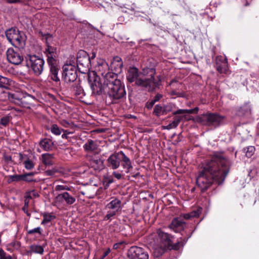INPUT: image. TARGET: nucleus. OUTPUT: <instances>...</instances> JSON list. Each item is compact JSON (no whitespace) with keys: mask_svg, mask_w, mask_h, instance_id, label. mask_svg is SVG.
I'll return each mask as SVG.
<instances>
[{"mask_svg":"<svg viewBox=\"0 0 259 259\" xmlns=\"http://www.w3.org/2000/svg\"><path fill=\"white\" fill-rule=\"evenodd\" d=\"M89 82L92 94L95 96L105 95L107 105L118 104L126 98L124 85L117 79L116 74H110L102 79L93 73V76L89 75Z\"/></svg>","mask_w":259,"mask_h":259,"instance_id":"obj_1","label":"nucleus"},{"mask_svg":"<svg viewBox=\"0 0 259 259\" xmlns=\"http://www.w3.org/2000/svg\"><path fill=\"white\" fill-rule=\"evenodd\" d=\"M230 161L221 153L215 154L211 160L206 162L196 178V184L203 192L213 182L222 184L229 171Z\"/></svg>","mask_w":259,"mask_h":259,"instance_id":"obj_2","label":"nucleus"},{"mask_svg":"<svg viewBox=\"0 0 259 259\" xmlns=\"http://www.w3.org/2000/svg\"><path fill=\"white\" fill-rule=\"evenodd\" d=\"M126 78L130 82H135L136 85L149 92L152 91L157 87L160 81L158 77H154L153 71L149 75L145 76L140 74L138 69L134 67H130L128 69Z\"/></svg>","mask_w":259,"mask_h":259,"instance_id":"obj_3","label":"nucleus"},{"mask_svg":"<svg viewBox=\"0 0 259 259\" xmlns=\"http://www.w3.org/2000/svg\"><path fill=\"white\" fill-rule=\"evenodd\" d=\"M50 76L56 82V87H59L60 85V80L58 76L60 71L61 65L58 59V51L56 48L50 46Z\"/></svg>","mask_w":259,"mask_h":259,"instance_id":"obj_4","label":"nucleus"},{"mask_svg":"<svg viewBox=\"0 0 259 259\" xmlns=\"http://www.w3.org/2000/svg\"><path fill=\"white\" fill-rule=\"evenodd\" d=\"M224 117L215 113H206L198 116L196 121L202 125L216 127L221 125Z\"/></svg>","mask_w":259,"mask_h":259,"instance_id":"obj_5","label":"nucleus"},{"mask_svg":"<svg viewBox=\"0 0 259 259\" xmlns=\"http://www.w3.org/2000/svg\"><path fill=\"white\" fill-rule=\"evenodd\" d=\"M6 37L9 41L16 48H23L25 40L18 30L11 28L6 31Z\"/></svg>","mask_w":259,"mask_h":259,"instance_id":"obj_6","label":"nucleus"},{"mask_svg":"<svg viewBox=\"0 0 259 259\" xmlns=\"http://www.w3.org/2000/svg\"><path fill=\"white\" fill-rule=\"evenodd\" d=\"M76 62L79 71L82 73H86L90 69L91 58L88 54L83 50H79L76 56Z\"/></svg>","mask_w":259,"mask_h":259,"instance_id":"obj_7","label":"nucleus"},{"mask_svg":"<svg viewBox=\"0 0 259 259\" xmlns=\"http://www.w3.org/2000/svg\"><path fill=\"white\" fill-rule=\"evenodd\" d=\"M44 61L35 55H29L26 58V65L31 68L36 75H39L43 70Z\"/></svg>","mask_w":259,"mask_h":259,"instance_id":"obj_8","label":"nucleus"},{"mask_svg":"<svg viewBox=\"0 0 259 259\" xmlns=\"http://www.w3.org/2000/svg\"><path fill=\"white\" fill-rule=\"evenodd\" d=\"M62 77L66 83L73 82L77 77V69L72 64H65L62 67Z\"/></svg>","mask_w":259,"mask_h":259,"instance_id":"obj_9","label":"nucleus"},{"mask_svg":"<svg viewBox=\"0 0 259 259\" xmlns=\"http://www.w3.org/2000/svg\"><path fill=\"white\" fill-rule=\"evenodd\" d=\"M128 257L129 259H148L149 254L144 248L134 246L129 249Z\"/></svg>","mask_w":259,"mask_h":259,"instance_id":"obj_10","label":"nucleus"},{"mask_svg":"<svg viewBox=\"0 0 259 259\" xmlns=\"http://www.w3.org/2000/svg\"><path fill=\"white\" fill-rule=\"evenodd\" d=\"M156 243L159 242V244L163 247L169 249L172 247V240L169 234L164 233L162 230L159 229L157 231Z\"/></svg>","mask_w":259,"mask_h":259,"instance_id":"obj_11","label":"nucleus"},{"mask_svg":"<svg viewBox=\"0 0 259 259\" xmlns=\"http://www.w3.org/2000/svg\"><path fill=\"white\" fill-rule=\"evenodd\" d=\"M6 55L9 62L15 65L20 64L23 60V57L21 53L13 48L8 49Z\"/></svg>","mask_w":259,"mask_h":259,"instance_id":"obj_12","label":"nucleus"},{"mask_svg":"<svg viewBox=\"0 0 259 259\" xmlns=\"http://www.w3.org/2000/svg\"><path fill=\"white\" fill-rule=\"evenodd\" d=\"M121 151L112 154L107 159V166L113 169H117L120 163Z\"/></svg>","mask_w":259,"mask_h":259,"instance_id":"obj_13","label":"nucleus"},{"mask_svg":"<svg viewBox=\"0 0 259 259\" xmlns=\"http://www.w3.org/2000/svg\"><path fill=\"white\" fill-rule=\"evenodd\" d=\"M96 70L98 73V76L101 75L102 79H104L110 74H114L109 71V67L108 64L104 61H102L100 63H99L98 66H96ZM95 74L97 75L96 73Z\"/></svg>","mask_w":259,"mask_h":259,"instance_id":"obj_14","label":"nucleus"},{"mask_svg":"<svg viewBox=\"0 0 259 259\" xmlns=\"http://www.w3.org/2000/svg\"><path fill=\"white\" fill-rule=\"evenodd\" d=\"M97 155L89 156L90 165L95 170H100L104 168L103 160Z\"/></svg>","mask_w":259,"mask_h":259,"instance_id":"obj_15","label":"nucleus"},{"mask_svg":"<svg viewBox=\"0 0 259 259\" xmlns=\"http://www.w3.org/2000/svg\"><path fill=\"white\" fill-rule=\"evenodd\" d=\"M98 145L96 141L91 139L88 140L83 145L84 150L88 153H95L94 154H98L100 150H98Z\"/></svg>","mask_w":259,"mask_h":259,"instance_id":"obj_16","label":"nucleus"},{"mask_svg":"<svg viewBox=\"0 0 259 259\" xmlns=\"http://www.w3.org/2000/svg\"><path fill=\"white\" fill-rule=\"evenodd\" d=\"M35 98L32 96L27 95L20 99V100H16L15 104L21 106L23 107L30 108V106L33 104Z\"/></svg>","mask_w":259,"mask_h":259,"instance_id":"obj_17","label":"nucleus"},{"mask_svg":"<svg viewBox=\"0 0 259 259\" xmlns=\"http://www.w3.org/2000/svg\"><path fill=\"white\" fill-rule=\"evenodd\" d=\"M228 67L227 61L222 56H218L216 58V68L221 73L227 71Z\"/></svg>","mask_w":259,"mask_h":259,"instance_id":"obj_18","label":"nucleus"},{"mask_svg":"<svg viewBox=\"0 0 259 259\" xmlns=\"http://www.w3.org/2000/svg\"><path fill=\"white\" fill-rule=\"evenodd\" d=\"M106 208L118 212L122 208V202L120 200L115 198L106 205Z\"/></svg>","mask_w":259,"mask_h":259,"instance_id":"obj_19","label":"nucleus"},{"mask_svg":"<svg viewBox=\"0 0 259 259\" xmlns=\"http://www.w3.org/2000/svg\"><path fill=\"white\" fill-rule=\"evenodd\" d=\"M170 226L175 232H178L183 230L185 223L181 218H177L172 220Z\"/></svg>","mask_w":259,"mask_h":259,"instance_id":"obj_20","label":"nucleus"},{"mask_svg":"<svg viewBox=\"0 0 259 259\" xmlns=\"http://www.w3.org/2000/svg\"><path fill=\"white\" fill-rule=\"evenodd\" d=\"M120 162H122V167L124 169H125L126 170V173H128L130 171V169L133 168L132 162L130 159L126 155H125V154L121 151L120 156Z\"/></svg>","mask_w":259,"mask_h":259,"instance_id":"obj_21","label":"nucleus"},{"mask_svg":"<svg viewBox=\"0 0 259 259\" xmlns=\"http://www.w3.org/2000/svg\"><path fill=\"white\" fill-rule=\"evenodd\" d=\"M168 249L166 247H163L159 244V242H154L153 244V255L154 257H159L164 252V251Z\"/></svg>","mask_w":259,"mask_h":259,"instance_id":"obj_22","label":"nucleus"},{"mask_svg":"<svg viewBox=\"0 0 259 259\" xmlns=\"http://www.w3.org/2000/svg\"><path fill=\"white\" fill-rule=\"evenodd\" d=\"M57 199L59 200L64 201L67 204L71 205L75 201V198L70 195L67 192H64L62 194H58Z\"/></svg>","mask_w":259,"mask_h":259,"instance_id":"obj_23","label":"nucleus"},{"mask_svg":"<svg viewBox=\"0 0 259 259\" xmlns=\"http://www.w3.org/2000/svg\"><path fill=\"white\" fill-rule=\"evenodd\" d=\"M251 113V107L249 103H246L240 107L237 111L239 116H248Z\"/></svg>","mask_w":259,"mask_h":259,"instance_id":"obj_24","label":"nucleus"},{"mask_svg":"<svg viewBox=\"0 0 259 259\" xmlns=\"http://www.w3.org/2000/svg\"><path fill=\"white\" fill-rule=\"evenodd\" d=\"M202 208L201 207L198 208L196 210L192 211L190 213H186L183 215L184 219L186 220L190 219L193 218L197 217L201 213Z\"/></svg>","mask_w":259,"mask_h":259,"instance_id":"obj_25","label":"nucleus"},{"mask_svg":"<svg viewBox=\"0 0 259 259\" xmlns=\"http://www.w3.org/2000/svg\"><path fill=\"white\" fill-rule=\"evenodd\" d=\"M199 110L198 107H195L192 109H179L173 113V114H193L197 113Z\"/></svg>","mask_w":259,"mask_h":259,"instance_id":"obj_26","label":"nucleus"},{"mask_svg":"<svg viewBox=\"0 0 259 259\" xmlns=\"http://www.w3.org/2000/svg\"><path fill=\"white\" fill-rule=\"evenodd\" d=\"M49 150V139H44L39 142V148L37 149V151L41 152L42 150L48 151Z\"/></svg>","mask_w":259,"mask_h":259,"instance_id":"obj_27","label":"nucleus"},{"mask_svg":"<svg viewBox=\"0 0 259 259\" xmlns=\"http://www.w3.org/2000/svg\"><path fill=\"white\" fill-rule=\"evenodd\" d=\"M182 119L181 116L177 117L175 118L174 120L170 123L168 124L166 128L167 130H170L171 128H176L178 126L179 123L180 122Z\"/></svg>","mask_w":259,"mask_h":259,"instance_id":"obj_28","label":"nucleus"},{"mask_svg":"<svg viewBox=\"0 0 259 259\" xmlns=\"http://www.w3.org/2000/svg\"><path fill=\"white\" fill-rule=\"evenodd\" d=\"M30 250L32 252L41 254L44 252V248L40 245L32 244L30 246Z\"/></svg>","mask_w":259,"mask_h":259,"instance_id":"obj_29","label":"nucleus"},{"mask_svg":"<svg viewBox=\"0 0 259 259\" xmlns=\"http://www.w3.org/2000/svg\"><path fill=\"white\" fill-rule=\"evenodd\" d=\"M50 130L52 134L56 136L61 135L62 132L64 131L62 128L60 127L59 126L55 124H54L52 125L51 127L50 128Z\"/></svg>","mask_w":259,"mask_h":259,"instance_id":"obj_30","label":"nucleus"},{"mask_svg":"<svg viewBox=\"0 0 259 259\" xmlns=\"http://www.w3.org/2000/svg\"><path fill=\"white\" fill-rule=\"evenodd\" d=\"M153 114L157 116L164 115L163 107L159 105H156L154 108Z\"/></svg>","mask_w":259,"mask_h":259,"instance_id":"obj_31","label":"nucleus"},{"mask_svg":"<svg viewBox=\"0 0 259 259\" xmlns=\"http://www.w3.org/2000/svg\"><path fill=\"white\" fill-rule=\"evenodd\" d=\"M20 246V243L17 241H14L8 245V250L12 251L14 249H18Z\"/></svg>","mask_w":259,"mask_h":259,"instance_id":"obj_32","label":"nucleus"},{"mask_svg":"<svg viewBox=\"0 0 259 259\" xmlns=\"http://www.w3.org/2000/svg\"><path fill=\"white\" fill-rule=\"evenodd\" d=\"M9 85V79L5 77L0 76V88H7Z\"/></svg>","mask_w":259,"mask_h":259,"instance_id":"obj_33","label":"nucleus"},{"mask_svg":"<svg viewBox=\"0 0 259 259\" xmlns=\"http://www.w3.org/2000/svg\"><path fill=\"white\" fill-rule=\"evenodd\" d=\"M57 182L55 183V186L53 187V193H54L55 191H61L65 190H68L69 188L68 186L64 185H59L56 184Z\"/></svg>","mask_w":259,"mask_h":259,"instance_id":"obj_34","label":"nucleus"},{"mask_svg":"<svg viewBox=\"0 0 259 259\" xmlns=\"http://www.w3.org/2000/svg\"><path fill=\"white\" fill-rule=\"evenodd\" d=\"M244 151L245 152L246 156L247 157H250L253 155L255 151V148L254 146H248L244 148Z\"/></svg>","mask_w":259,"mask_h":259,"instance_id":"obj_35","label":"nucleus"},{"mask_svg":"<svg viewBox=\"0 0 259 259\" xmlns=\"http://www.w3.org/2000/svg\"><path fill=\"white\" fill-rule=\"evenodd\" d=\"M191 237V235H187L185 236L183 238H181V240L178 241L177 243L175 248H178L180 246H183L187 241L188 239Z\"/></svg>","mask_w":259,"mask_h":259,"instance_id":"obj_36","label":"nucleus"},{"mask_svg":"<svg viewBox=\"0 0 259 259\" xmlns=\"http://www.w3.org/2000/svg\"><path fill=\"white\" fill-rule=\"evenodd\" d=\"M24 167L26 169L30 170L32 169L34 166V164L32 161L29 159H27L24 162Z\"/></svg>","mask_w":259,"mask_h":259,"instance_id":"obj_37","label":"nucleus"},{"mask_svg":"<svg viewBox=\"0 0 259 259\" xmlns=\"http://www.w3.org/2000/svg\"><path fill=\"white\" fill-rule=\"evenodd\" d=\"M34 175L33 172H29L26 173L23 175V176L24 177H23L22 181H25V182H32L33 181L32 179L31 178L32 177H33Z\"/></svg>","mask_w":259,"mask_h":259,"instance_id":"obj_38","label":"nucleus"},{"mask_svg":"<svg viewBox=\"0 0 259 259\" xmlns=\"http://www.w3.org/2000/svg\"><path fill=\"white\" fill-rule=\"evenodd\" d=\"M11 118L10 116H6L1 118L0 120V124L4 126H7L10 121Z\"/></svg>","mask_w":259,"mask_h":259,"instance_id":"obj_39","label":"nucleus"},{"mask_svg":"<svg viewBox=\"0 0 259 259\" xmlns=\"http://www.w3.org/2000/svg\"><path fill=\"white\" fill-rule=\"evenodd\" d=\"M117 212L114 210H109L107 211L106 215L104 217V220L107 221L111 219V218L115 216Z\"/></svg>","mask_w":259,"mask_h":259,"instance_id":"obj_40","label":"nucleus"},{"mask_svg":"<svg viewBox=\"0 0 259 259\" xmlns=\"http://www.w3.org/2000/svg\"><path fill=\"white\" fill-rule=\"evenodd\" d=\"M0 259H13L12 256L6 252L3 249H0Z\"/></svg>","mask_w":259,"mask_h":259,"instance_id":"obj_41","label":"nucleus"},{"mask_svg":"<svg viewBox=\"0 0 259 259\" xmlns=\"http://www.w3.org/2000/svg\"><path fill=\"white\" fill-rule=\"evenodd\" d=\"M23 175H14L10 176V178L12 181L18 182L22 181Z\"/></svg>","mask_w":259,"mask_h":259,"instance_id":"obj_42","label":"nucleus"},{"mask_svg":"<svg viewBox=\"0 0 259 259\" xmlns=\"http://www.w3.org/2000/svg\"><path fill=\"white\" fill-rule=\"evenodd\" d=\"M41 161L46 166L49 164V154L48 153H45V154H42Z\"/></svg>","mask_w":259,"mask_h":259,"instance_id":"obj_43","label":"nucleus"},{"mask_svg":"<svg viewBox=\"0 0 259 259\" xmlns=\"http://www.w3.org/2000/svg\"><path fill=\"white\" fill-rule=\"evenodd\" d=\"M18 95L17 94H10L9 95V99L15 104V101L16 100H20L21 99L18 97Z\"/></svg>","mask_w":259,"mask_h":259,"instance_id":"obj_44","label":"nucleus"},{"mask_svg":"<svg viewBox=\"0 0 259 259\" xmlns=\"http://www.w3.org/2000/svg\"><path fill=\"white\" fill-rule=\"evenodd\" d=\"M40 230H41V229L40 227H37V228H34L33 229L29 230L28 231V234H30V235L31 234H35L40 235L41 234Z\"/></svg>","mask_w":259,"mask_h":259,"instance_id":"obj_45","label":"nucleus"},{"mask_svg":"<svg viewBox=\"0 0 259 259\" xmlns=\"http://www.w3.org/2000/svg\"><path fill=\"white\" fill-rule=\"evenodd\" d=\"M116 63H118L117 64V66L120 69L122 67V65H123L121 59L120 57H118V56H116V57H114V58L113 64Z\"/></svg>","mask_w":259,"mask_h":259,"instance_id":"obj_46","label":"nucleus"},{"mask_svg":"<svg viewBox=\"0 0 259 259\" xmlns=\"http://www.w3.org/2000/svg\"><path fill=\"white\" fill-rule=\"evenodd\" d=\"M172 107V106L171 104H168L163 107L164 109V115L171 110Z\"/></svg>","mask_w":259,"mask_h":259,"instance_id":"obj_47","label":"nucleus"},{"mask_svg":"<svg viewBox=\"0 0 259 259\" xmlns=\"http://www.w3.org/2000/svg\"><path fill=\"white\" fill-rule=\"evenodd\" d=\"M36 194L35 191H31L26 193L25 196V199H28L29 201L32 199V194Z\"/></svg>","mask_w":259,"mask_h":259,"instance_id":"obj_48","label":"nucleus"},{"mask_svg":"<svg viewBox=\"0 0 259 259\" xmlns=\"http://www.w3.org/2000/svg\"><path fill=\"white\" fill-rule=\"evenodd\" d=\"M155 103V102L153 100H152L151 101H150L149 102H148L147 103L146 107L149 109H151Z\"/></svg>","mask_w":259,"mask_h":259,"instance_id":"obj_49","label":"nucleus"},{"mask_svg":"<svg viewBox=\"0 0 259 259\" xmlns=\"http://www.w3.org/2000/svg\"><path fill=\"white\" fill-rule=\"evenodd\" d=\"M112 174L118 180H120L122 178V175L116 171H113Z\"/></svg>","mask_w":259,"mask_h":259,"instance_id":"obj_50","label":"nucleus"},{"mask_svg":"<svg viewBox=\"0 0 259 259\" xmlns=\"http://www.w3.org/2000/svg\"><path fill=\"white\" fill-rule=\"evenodd\" d=\"M123 244V242H120L116 243L114 244L113 248L115 249L119 248L120 246L121 245H122Z\"/></svg>","mask_w":259,"mask_h":259,"instance_id":"obj_51","label":"nucleus"},{"mask_svg":"<svg viewBox=\"0 0 259 259\" xmlns=\"http://www.w3.org/2000/svg\"><path fill=\"white\" fill-rule=\"evenodd\" d=\"M39 33L40 34L41 36L45 38L46 39V42L47 43L48 38H49V34L48 33H44L40 31Z\"/></svg>","mask_w":259,"mask_h":259,"instance_id":"obj_52","label":"nucleus"},{"mask_svg":"<svg viewBox=\"0 0 259 259\" xmlns=\"http://www.w3.org/2000/svg\"><path fill=\"white\" fill-rule=\"evenodd\" d=\"M7 3L10 4L17 3L22 2L24 0H6Z\"/></svg>","mask_w":259,"mask_h":259,"instance_id":"obj_53","label":"nucleus"},{"mask_svg":"<svg viewBox=\"0 0 259 259\" xmlns=\"http://www.w3.org/2000/svg\"><path fill=\"white\" fill-rule=\"evenodd\" d=\"M162 97V96L160 94H157L155 97H154V99L153 100L156 102L158 101Z\"/></svg>","mask_w":259,"mask_h":259,"instance_id":"obj_54","label":"nucleus"},{"mask_svg":"<svg viewBox=\"0 0 259 259\" xmlns=\"http://www.w3.org/2000/svg\"><path fill=\"white\" fill-rule=\"evenodd\" d=\"M110 249L109 248H108L104 253V254H103V256L102 257V258H104L105 257H106L107 255H108V254L110 253Z\"/></svg>","mask_w":259,"mask_h":259,"instance_id":"obj_55","label":"nucleus"},{"mask_svg":"<svg viewBox=\"0 0 259 259\" xmlns=\"http://www.w3.org/2000/svg\"><path fill=\"white\" fill-rule=\"evenodd\" d=\"M28 208V206L24 205V206L23 207V210L24 211V212L26 213L28 215H29L30 214L28 213V211H27Z\"/></svg>","mask_w":259,"mask_h":259,"instance_id":"obj_56","label":"nucleus"},{"mask_svg":"<svg viewBox=\"0 0 259 259\" xmlns=\"http://www.w3.org/2000/svg\"><path fill=\"white\" fill-rule=\"evenodd\" d=\"M30 201H29L28 199H25L24 200V205L29 206V203Z\"/></svg>","mask_w":259,"mask_h":259,"instance_id":"obj_57","label":"nucleus"},{"mask_svg":"<svg viewBox=\"0 0 259 259\" xmlns=\"http://www.w3.org/2000/svg\"><path fill=\"white\" fill-rule=\"evenodd\" d=\"M57 172V170H50V172H49L50 176H54L55 175V173Z\"/></svg>","mask_w":259,"mask_h":259,"instance_id":"obj_58","label":"nucleus"},{"mask_svg":"<svg viewBox=\"0 0 259 259\" xmlns=\"http://www.w3.org/2000/svg\"><path fill=\"white\" fill-rule=\"evenodd\" d=\"M62 138L63 139H67V134L66 133H64L62 135Z\"/></svg>","mask_w":259,"mask_h":259,"instance_id":"obj_59","label":"nucleus"},{"mask_svg":"<svg viewBox=\"0 0 259 259\" xmlns=\"http://www.w3.org/2000/svg\"><path fill=\"white\" fill-rule=\"evenodd\" d=\"M55 218V216L54 215H51L50 214V221H51L52 220L54 219Z\"/></svg>","mask_w":259,"mask_h":259,"instance_id":"obj_60","label":"nucleus"},{"mask_svg":"<svg viewBox=\"0 0 259 259\" xmlns=\"http://www.w3.org/2000/svg\"><path fill=\"white\" fill-rule=\"evenodd\" d=\"M95 57H96V54H95V53H92V57L90 58H91V59H94Z\"/></svg>","mask_w":259,"mask_h":259,"instance_id":"obj_61","label":"nucleus"},{"mask_svg":"<svg viewBox=\"0 0 259 259\" xmlns=\"http://www.w3.org/2000/svg\"><path fill=\"white\" fill-rule=\"evenodd\" d=\"M49 221V220H47L46 218H45L44 220L42 221V224H44L47 222Z\"/></svg>","mask_w":259,"mask_h":259,"instance_id":"obj_62","label":"nucleus"},{"mask_svg":"<svg viewBox=\"0 0 259 259\" xmlns=\"http://www.w3.org/2000/svg\"><path fill=\"white\" fill-rule=\"evenodd\" d=\"M32 198L38 196V194L36 192V194H32Z\"/></svg>","mask_w":259,"mask_h":259,"instance_id":"obj_63","label":"nucleus"},{"mask_svg":"<svg viewBox=\"0 0 259 259\" xmlns=\"http://www.w3.org/2000/svg\"><path fill=\"white\" fill-rule=\"evenodd\" d=\"M46 52H49V45H47V48L46 49Z\"/></svg>","mask_w":259,"mask_h":259,"instance_id":"obj_64","label":"nucleus"}]
</instances>
